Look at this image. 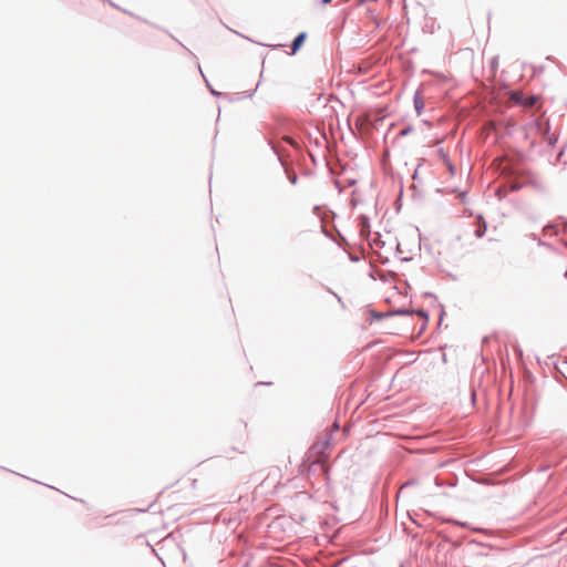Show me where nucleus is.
Returning <instances> with one entry per match:
<instances>
[{
  "label": "nucleus",
  "instance_id": "5",
  "mask_svg": "<svg viewBox=\"0 0 567 567\" xmlns=\"http://www.w3.org/2000/svg\"><path fill=\"white\" fill-rule=\"evenodd\" d=\"M322 4H328L331 2V0H321Z\"/></svg>",
  "mask_w": 567,
  "mask_h": 567
},
{
  "label": "nucleus",
  "instance_id": "3",
  "mask_svg": "<svg viewBox=\"0 0 567 567\" xmlns=\"http://www.w3.org/2000/svg\"><path fill=\"white\" fill-rule=\"evenodd\" d=\"M437 155L442 159L443 164L450 161L447 154L445 153V151L443 148H440L437 151Z\"/></svg>",
  "mask_w": 567,
  "mask_h": 567
},
{
  "label": "nucleus",
  "instance_id": "2",
  "mask_svg": "<svg viewBox=\"0 0 567 567\" xmlns=\"http://www.w3.org/2000/svg\"><path fill=\"white\" fill-rule=\"evenodd\" d=\"M306 38H307V34L305 32H301L300 34L297 35V38L292 42L291 54H295L300 49V47L303 44Z\"/></svg>",
  "mask_w": 567,
  "mask_h": 567
},
{
  "label": "nucleus",
  "instance_id": "1",
  "mask_svg": "<svg viewBox=\"0 0 567 567\" xmlns=\"http://www.w3.org/2000/svg\"><path fill=\"white\" fill-rule=\"evenodd\" d=\"M425 107V102L422 94L417 91L414 94V109L417 115H420Z\"/></svg>",
  "mask_w": 567,
  "mask_h": 567
},
{
  "label": "nucleus",
  "instance_id": "4",
  "mask_svg": "<svg viewBox=\"0 0 567 567\" xmlns=\"http://www.w3.org/2000/svg\"><path fill=\"white\" fill-rule=\"evenodd\" d=\"M444 166L449 169V172L451 173V175H454V169H455V168H454V166H453V164H452L451 159H450L449 162L444 163Z\"/></svg>",
  "mask_w": 567,
  "mask_h": 567
}]
</instances>
